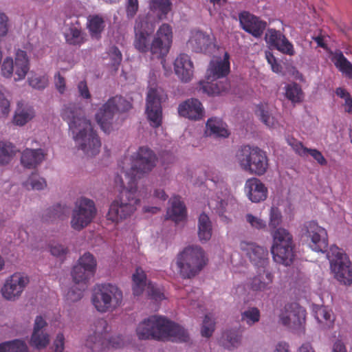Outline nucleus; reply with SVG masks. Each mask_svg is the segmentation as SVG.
Here are the masks:
<instances>
[{"mask_svg":"<svg viewBox=\"0 0 352 352\" xmlns=\"http://www.w3.org/2000/svg\"><path fill=\"white\" fill-rule=\"evenodd\" d=\"M157 157L147 146H140L130 157H124L118 166L124 174L127 185L121 175L115 177V183L120 188L119 196L112 201L107 214L108 220L119 223L130 217L140 204L137 195V179L148 173L155 166Z\"/></svg>","mask_w":352,"mask_h":352,"instance_id":"f257e3e1","label":"nucleus"},{"mask_svg":"<svg viewBox=\"0 0 352 352\" xmlns=\"http://www.w3.org/2000/svg\"><path fill=\"white\" fill-rule=\"evenodd\" d=\"M154 30L155 25L148 17L140 15L134 25L133 46L141 53L150 52L152 58L161 59L162 63L172 45V27L168 23L162 24L151 41Z\"/></svg>","mask_w":352,"mask_h":352,"instance_id":"f03ea898","label":"nucleus"},{"mask_svg":"<svg viewBox=\"0 0 352 352\" xmlns=\"http://www.w3.org/2000/svg\"><path fill=\"white\" fill-rule=\"evenodd\" d=\"M61 117L68 123L78 149L88 157L97 155L101 142L91 121L85 117L83 109L75 103L67 104L62 109Z\"/></svg>","mask_w":352,"mask_h":352,"instance_id":"7ed1b4c3","label":"nucleus"},{"mask_svg":"<svg viewBox=\"0 0 352 352\" xmlns=\"http://www.w3.org/2000/svg\"><path fill=\"white\" fill-rule=\"evenodd\" d=\"M96 266V260L89 252H85L79 258L72 271L75 285L67 292V296L69 300L76 302L82 298L90 278L94 276Z\"/></svg>","mask_w":352,"mask_h":352,"instance_id":"20e7f679","label":"nucleus"},{"mask_svg":"<svg viewBox=\"0 0 352 352\" xmlns=\"http://www.w3.org/2000/svg\"><path fill=\"white\" fill-rule=\"evenodd\" d=\"M230 71V56L228 52L221 58L212 60L206 72V82H200L199 91L208 96L221 94L229 89V84L225 82H214L228 75Z\"/></svg>","mask_w":352,"mask_h":352,"instance_id":"39448f33","label":"nucleus"},{"mask_svg":"<svg viewBox=\"0 0 352 352\" xmlns=\"http://www.w3.org/2000/svg\"><path fill=\"white\" fill-rule=\"evenodd\" d=\"M208 262V256L200 246L188 245L177 254L176 264L182 278H192L201 272Z\"/></svg>","mask_w":352,"mask_h":352,"instance_id":"423d86ee","label":"nucleus"},{"mask_svg":"<svg viewBox=\"0 0 352 352\" xmlns=\"http://www.w3.org/2000/svg\"><path fill=\"white\" fill-rule=\"evenodd\" d=\"M122 299V292L115 284L100 283L94 287L91 302L100 313L113 312L121 306Z\"/></svg>","mask_w":352,"mask_h":352,"instance_id":"0eeeda50","label":"nucleus"},{"mask_svg":"<svg viewBox=\"0 0 352 352\" xmlns=\"http://www.w3.org/2000/svg\"><path fill=\"white\" fill-rule=\"evenodd\" d=\"M236 158L241 169L250 174L261 176L268 169L267 153L258 146H241L236 154Z\"/></svg>","mask_w":352,"mask_h":352,"instance_id":"6e6552de","label":"nucleus"},{"mask_svg":"<svg viewBox=\"0 0 352 352\" xmlns=\"http://www.w3.org/2000/svg\"><path fill=\"white\" fill-rule=\"evenodd\" d=\"M272 237L271 252L274 261L285 266L290 265L295 256L293 236L287 230L279 228L272 233Z\"/></svg>","mask_w":352,"mask_h":352,"instance_id":"1a4fd4ad","label":"nucleus"},{"mask_svg":"<svg viewBox=\"0 0 352 352\" xmlns=\"http://www.w3.org/2000/svg\"><path fill=\"white\" fill-rule=\"evenodd\" d=\"M153 340L157 341H179L189 340L188 331L179 324L161 316H152Z\"/></svg>","mask_w":352,"mask_h":352,"instance_id":"9d476101","label":"nucleus"},{"mask_svg":"<svg viewBox=\"0 0 352 352\" xmlns=\"http://www.w3.org/2000/svg\"><path fill=\"white\" fill-rule=\"evenodd\" d=\"M132 108L131 102L121 96L110 98L96 114V120L106 133L112 130V122L116 112L124 113Z\"/></svg>","mask_w":352,"mask_h":352,"instance_id":"9b49d317","label":"nucleus"},{"mask_svg":"<svg viewBox=\"0 0 352 352\" xmlns=\"http://www.w3.org/2000/svg\"><path fill=\"white\" fill-rule=\"evenodd\" d=\"M330 268L335 278L344 285L352 284V263L342 249L331 245L327 252Z\"/></svg>","mask_w":352,"mask_h":352,"instance_id":"f8f14e48","label":"nucleus"},{"mask_svg":"<svg viewBox=\"0 0 352 352\" xmlns=\"http://www.w3.org/2000/svg\"><path fill=\"white\" fill-rule=\"evenodd\" d=\"M96 329L86 340L85 345L93 351H101L106 349H118L124 346L122 336H109L107 332V323L104 320H98L96 324Z\"/></svg>","mask_w":352,"mask_h":352,"instance_id":"ddd939ff","label":"nucleus"},{"mask_svg":"<svg viewBox=\"0 0 352 352\" xmlns=\"http://www.w3.org/2000/svg\"><path fill=\"white\" fill-rule=\"evenodd\" d=\"M29 69V59L27 53L21 50L16 51L14 61L12 58L7 57L1 65L2 75L6 78H10L14 74L15 81L24 79Z\"/></svg>","mask_w":352,"mask_h":352,"instance_id":"4468645a","label":"nucleus"},{"mask_svg":"<svg viewBox=\"0 0 352 352\" xmlns=\"http://www.w3.org/2000/svg\"><path fill=\"white\" fill-rule=\"evenodd\" d=\"M302 236L306 239L309 247L317 252H324L328 248L327 230L320 226L317 222H306L302 228Z\"/></svg>","mask_w":352,"mask_h":352,"instance_id":"2eb2a0df","label":"nucleus"},{"mask_svg":"<svg viewBox=\"0 0 352 352\" xmlns=\"http://www.w3.org/2000/svg\"><path fill=\"white\" fill-rule=\"evenodd\" d=\"M96 214V208L94 201L82 197L76 203V208L72 213V227L80 230L88 226Z\"/></svg>","mask_w":352,"mask_h":352,"instance_id":"dca6fc26","label":"nucleus"},{"mask_svg":"<svg viewBox=\"0 0 352 352\" xmlns=\"http://www.w3.org/2000/svg\"><path fill=\"white\" fill-rule=\"evenodd\" d=\"M240 250L249 258L250 262L257 269L265 268L268 266L269 252L266 248L257 245L253 242L241 241Z\"/></svg>","mask_w":352,"mask_h":352,"instance_id":"f3484780","label":"nucleus"},{"mask_svg":"<svg viewBox=\"0 0 352 352\" xmlns=\"http://www.w3.org/2000/svg\"><path fill=\"white\" fill-rule=\"evenodd\" d=\"M215 38L211 33L193 30L187 41V47L196 53L210 52L215 47Z\"/></svg>","mask_w":352,"mask_h":352,"instance_id":"a211bd4d","label":"nucleus"},{"mask_svg":"<svg viewBox=\"0 0 352 352\" xmlns=\"http://www.w3.org/2000/svg\"><path fill=\"white\" fill-rule=\"evenodd\" d=\"M29 283L28 276L21 273H14L9 276L1 288V294L4 298L14 300L21 296Z\"/></svg>","mask_w":352,"mask_h":352,"instance_id":"6ab92c4d","label":"nucleus"},{"mask_svg":"<svg viewBox=\"0 0 352 352\" xmlns=\"http://www.w3.org/2000/svg\"><path fill=\"white\" fill-rule=\"evenodd\" d=\"M306 311L298 303L285 305L280 314V320L285 326L300 327L305 321Z\"/></svg>","mask_w":352,"mask_h":352,"instance_id":"aec40b11","label":"nucleus"},{"mask_svg":"<svg viewBox=\"0 0 352 352\" xmlns=\"http://www.w3.org/2000/svg\"><path fill=\"white\" fill-rule=\"evenodd\" d=\"M146 113L153 127H158L162 124V111L161 100L157 90L151 88L146 96Z\"/></svg>","mask_w":352,"mask_h":352,"instance_id":"412c9836","label":"nucleus"},{"mask_svg":"<svg viewBox=\"0 0 352 352\" xmlns=\"http://www.w3.org/2000/svg\"><path fill=\"white\" fill-rule=\"evenodd\" d=\"M241 28L255 38H260L267 28V22L259 17L243 11L239 15Z\"/></svg>","mask_w":352,"mask_h":352,"instance_id":"4be33fe9","label":"nucleus"},{"mask_svg":"<svg viewBox=\"0 0 352 352\" xmlns=\"http://www.w3.org/2000/svg\"><path fill=\"white\" fill-rule=\"evenodd\" d=\"M265 41L283 54L292 56L295 54L293 44L279 30L269 28L265 35Z\"/></svg>","mask_w":352,"mask_h":352,"instance_id":"5701e85b","label":"nucleus"},{"mask_svg":"<svg viewBox=\"0 0 352 352\" xmlns=\"http://www.w3.org/2000/svg\"><path fill=\"white\" fill-rule=\"evenodd\" d=\"M47 324L46 321L42 316H36L34 320L33 332L30 340L31 346L37 349H42L48 345L50 343V335L43 329Z\"/></svg>","mask_w":352,"mask_h":352,"instance_id":"b1692460","label":"nucleus"},{"mask_svg":"<svg viewBox=\"0 0 352 352\" xmlns=\"http://www.w3.org/2000/svg\"><path fill=\"white\" fill-rule=\"evenodd\" d=\"M234 204V199L227 190L225 192H221L220 194L217 193L214 197L210 198L208 201L210 210L220 217H223Z\"/></svg>","mask_w":352,"mask_h":352,"instance_id":"393cba45","label":"nucleus"},{"mask_svg":"<svg viewBox=\"0 0 352 352\" xmlns=\"http://www.w3.org/2000/svg\"><path fill=\"white\" fill-rule=\"evenodd\" d=\"M174 70L182 82L190 81L194 73L193 63L190 57L186 54H180L175 60Z\"/></svg>","mask_w":352,"mask_h":352,"instance_id":"a878e982","label":"nucleus"},{"mask_svg":"<svg viewBox=\"0 0 352 352\" xmlns=\"http://www.w3.org/2000/svg\"><path fill=\"white\" fill-rule=\"evenodd\" d=\"M178 113L181 116L188 118L190 120H198L203 118L204 111L199 100L190 98L179 105Z\"/></svg>","mask_w":352,"mask_h":352,"instance_id":"bb28decb","label":"nucleus"},{"mask_svg":"<svg viewBox=\"0 0 352 352\" xmlns=\"http://www.w3.org/2000/svg\"><path fill=\"white\" fill-rule=\"evenodd\" d=\"M245 191L249 199L254 203L264 201L267 195V188L257 178H251L247 180Z\"/></svg>","mask_w":352,"mask_h":352,"instance_id":"cd10ccee","label":"nucleus"},{"mask_svg":"<svg viewBox=\"0 0 352 352\" xmlns=\"http://www.w3.org/2000/svg\"><path fill=\"white\" fill-rule=\"evenodd\" d=\"M45 158V153L41 148L25 149L21 157V164L27 168H35Z\"/></svg>","mask_w":352,"mask_h":352,"instance_id":"c85d7f7f","label":"nucleus"},{"mask_svg":"<svg viewBox=\"0 0 352 352\" xmlns=\"http://www.w3.org/2000/svg\"><path fill=\"white\" fill-rule=\"evenodd\" d=\"M257 275H256L250 283V287L254 291H263L270 287L273 281L272 274L265 268L258 269Z\"/></svg>","mask_w":352,"mask_h":352,"instance_id":"c756f323","label":"nucleus"},{"mask_svg":"<svg viewBox=\"0 0 352 352\" xmlns=\"http://www.w3.org/2000/svg\"><path fill=\"white\" fill-rule=\"evenodd\" d=\"M170 201L171 207L167 210L166 219H171L176 223L185 220L186 218V206L180 200V197L175 196Z\"/></svg>","mask_w":352,"mask_h":352,"instance_id":"7c9ffc66","label":"nucleus"},{"mask_svg":"<svg viewBox=\"0 0 352 352\" xmlns=\"http://www.w3.org/2000/svg\"><path fill=\"white\" fill-rule=\"evenodd\" d=\"M150 10L159 21L166 19L172 8L170 0H151L149 5Z\"/></svg>","mask_w":352,"mask_h":352,"instance_id":"2f4dec72","label":"nucleus"},{"mask_svg":"<svg viewBox=\"0 0 352 352\" xmlns=\"http://www.w3.org/2000/svg\"><path fill=\"white\" fill-rule=\"evenodd\" d=\"M87 27L91 38L98 40L104 30L105 23L103 18L98 14L89 15Z\"/></svg>","mask_w":352,"mask_h":352,"instance_id":"473e14b6","label":"nucleus"},{"mask_svg":"<svg viewBox=\"0 0 352 352\" xmlns=\"http://www.w3.org/2000/svg\"><path fill=\"white\" fill-rule=\"evenodd\" d=\"M206 128V133H209L210 135H213L215 138H227L230 134L226 129V124L221 119L217 118L208 119Z\"/></svg>","mask_w":352,"mask_h":352,"instance_id":"72a5a7b5","label":"nucleus"},{"mask_svg":"<svg viewBox=\"0 0 352 352\" xmlns=\"http://www.w3.org/2000/svg\"><path fill=\"white\" fill-rule=\"evenodd\" d=\"M198 236L201 241H207L212 236V223L208 216L204 212L199 217Z\"/></svg>","mask_w":352,"mask_h":352,"instance_id":"f704fd0d","label":"nucleus"},{"mask_svg":"<svg viewBox=\"0 0 352 352\" xmlns=\"http://www.w3.org/2000/svg\"><path fill=\"white\" fill-rule=\"evenodd\" d=\"M332 61L340 72L352 79V63L347 60L342 52H336L333 55Z\"/></svg>","mask_w":352,"mask_h":352,"instance_id":"c9c22d12","label":"nucleus"},{"mask_svg":"<svg viewBox=\"0 0 352 352\" xmlns=\"http://www.w3.org/2000/svg\"><path fill=\"white\" fill-rule=\"evenodd\" d=\"M135 332L139 340H153L152 316L140 322L136 327Z\"/></svg>","mask_w":352,"mask_h":352,"instance_id":"e433bc0d","label":"nucleus"},{"mask_svg":"<svg viewBox=\"0 0 352 352\" xmlns=\"http://www.w3.org/2000/svg\"><path fill=\"white\" fill-rule=\"evenodd\" d=\"M69 212V208L65 206L57 204L53 208H48L43 214L44 221H53L56 219H63Z\"/></svg>","mask_w":352,"mask_h":352,"instance_id":"4c0bfd02","label":"nucleus"},{"mask_svg":"<svg viewBox=\"0 0 352 352\" xmlns=\"http://www.w3.org/2000/svg\"><path fill=\"white\" fill-rule=\"evenodd\" d=\"M133 294L135 296L141 295L146 285V275L144 271L140 267H137L132 276Z\"/></svg>","mask_w":352,"mask_h":352,"instance_id":"58836bf2","label":"nucleus"},{"mask_svg":"<svg viewBox=\"0 0 352 352\" xmlns=\"http://www.w3.org/2000/svg\"><path fill=\"white\" fill-rule=\"evenodd\" d=\"M285 96L292 104L300 103L302 101L304 94L301 87L296 82L287 84L285 87Z\"/></svg>","mask_w":352,"mask_h":352,"instance_id":"ea45409f","label":"nucleus"},{"mask_svg":"<svg viewBox=\"0 0 352 352\" xmlns=\"http://www.w3.org/2000/svg\"><path fill=\"white\" fill-rule=\"evenodd\" d=\"M255 113L260 118L261 121L270 128L275 127L277 124V121L270 112V108L267 103L258 104Z\"/></svg>","mask_w":352,"mask_h":352,"instance_id":"a19ab883","label":"nucleus"},{"mask_svg":"<svg viewBox=\"0 0 352 352\" xmlns=\"http://www.w3.org/2000/svg\"><path fill=\"white\" fill-rule=\"evenodd\" d=\"M65 38L66 42L72 45H80L85 41L80 28L74 25L69 27L65 33Z\"/></svg>","mask_w":352,"mask_h":352,"instance_id":"79ce46f5","label":"nucleus"},{"mask_svg":"<svg viewBox=\"0 0 352 352\" xmlns=\"http://www.w3.org/2000/svg\"><path fill=\"white\" fill-rule=\"evenodd\" d=\"M34 111L32 107H19L15 112L13 122L16 125L23 126L28 122H29L34 117Z\"/></svg>","mask_w":352,"mask_h":352,"instance_id":"37998d69","label":"nucleus"},{"mask_svg":"<svg viewBox=\"0 0 352 352\" xmlns=\"http://www.w3.org/2000/svg\"><path fill=\"white\" fill-rule=\"evenodd\" d=\"M0 352H28V346L24 341L14 340L0 344Z\"/></svg>","mask_w":352,"mask_h":352,"instance_id":"c03bdc74","label":"nucleus"},{"mask_svg":"<svg viewBox=\"0 0 352 352\" xmlns=\"http://www.w3.org/2000/svg\"><path fill=\"white\" fill-rule=\"evenodd\" d=\"M241 338V336L236 331L230 330L223 334L221 342L225 348L230 350L238 346Z\"/></svg>","mask_w":352,"mask_h":352,"instance_id":"a18cd8bd","label":"nucleus"},{"mask_svg":"<svg viewBox=\"0 0 352 352\" xmlns=\"http://www.w3.org/2000/svg\"><path fill=\"white\" fill-rule=\"evenodd\" d=\"M316 318L320 323H324L329 327L333 325L335 320L331 310L324 306L320 307L316 309Z\"/></svg>","mask_w":352,"mask_h":352,"instance_id":"49530a36","label":"nucleus"},{"mask_svg":"<svg viewBox=\"0 0 352 352\" xmlns=\"http://www.w3.org/2000/svg\"><path fill=\"white\" fill-rule=\"evenodd\" d=\"M13 155V145L10 142L0 141V164H8Z\"/></svg>","mask_w":352,"mask_h":352,"instance_id":"de8ad7c7","label":"nucleus"},{"mask_svg":"<svg viewBox=\"0 0 352 352\" xmlns=\"http://www.w3.org/2000/svg\"><path fill=\"white\" fill-rule=\"evenodd\" d=\"M260 318V311L256 307H249L241 314V320L250 326L258 322Z\"/></svg>","mask_w":352,"mask_h":352,"instance_id":"09e8293b","label":"nucleus"},{"mask_svg":"<svg viewBox=\"0 0 352 352\" xmlns=\"http://www.w3.org/2000/svg\"><path fill=\"white\" fill-rule=\"evenodd\" d=\"M215 329V322L209 316L206 315L203 320V324L201 329V334L203 337L210 338L212 336Z\"/></svg>","mask_w":352,"mask_h":352,"instance_id":"8fccbe9b","label":"nucleus"},{"mask_svg":"<svg viewBox=\"0 0 352 352\" xmlns=\"http://www.w3.org/2000/svg\"><path fill=\"white\" fill-rule=\"evenodd\" d=\"M31 186L33 190H42L47 186L46 181L44 178L38 177L37 174H32L25 184V187Z\"/></svg>","mask_w":352,"mask_h":352,"instance_id":"3c124183","label":"nucleus"},{"mask_svg":"<svg viewBox=\"0 0 352 352\" xmlns=\"http://www.w3.org/2000/svg\"><path fill=\"white\" fill-rule=\"evenodd\" d=\"M28 83L32 88L42 90L48 85V78L46 76H32L28 78Z\"/></svg>","mask_w":352,"mask_h":352,"instance_id":"603ef678","label":"nucleus"},{"mask_svg":"<svg viewBox=\"0 0 352 352\" xmlns=\"http://www.w3.org/2000/svg\"><path fill=\"white\" fill-rule=\"evenodd\" d=\"M146 292L149 298L155 301H161L164 298L162 289L151 282L148 283Z\"/></svg>","mask_w":352,"mask_h":352,"instance_id":"864d4df0","label":"nucleus"},{"mask_svg":"<svg viewBox=\"0 0 352 352\" xmlns=\"http://www.w3.org/2000/svg\"><path fill=\"white\" fill-rule=\"evenodd\" d=\"M109 56L111 58L112 67H114L115 70H117L122 60V53L118 47L113 46L111 47L109 51Z\"/></svg>","mask_w":352,"mask_h":352,"instance_id":"5fc2aeb1","label":"nucleus"},{"mask_svg":"<svg viewBox=\"0 0 352 352\" xmlns=\"http://www.w3.org/2000/svg\"><path fill=\"white\" fill-rule=\"evenodd\" d=\"M282 221V215L280 210L276 207H272L270 214V226L276 228Z\"/></svg>","mask_w":352,"mask_h":352,"instance_id":"6e6d98bb","label":"nucleus"},{"mask_svg":"<svg viewBox=\"0 0 352 352\" xmlns=\"http://www.w3.org/2000/svg\"><path fill=\"white\" fill-rule=\"evenodd\" d=\"M246 221L250 224V226L256 229L261 230L266 227V222L251 214L246 215Z\"/></svg>","mask_w":352,"mask_h":352,"instance_id":"4d7b16f0","label":"nucleus"},{"mask_svg":"<svg viewBox=\"0 0 352 352\" xmlns=\"http://www.w3.org/2000/svg\"><path fill=\"white\" fill-rule=\"evenodd\" d=\"M138 0H127V3L126 6V12L127 17L129 19L134 17L137 12L138 11Z\"/></svg>","mask_w":352,"mask_h":352,"instance_id":"13d9d810","label":"nucleus"},{"mask_svg":"<svg viewBox=\"0 0 352 352\" xmlns=\"http://www.w3.org/2000/svg\"><path fill=\"white\" fill-rule=\"evenodd\" d=\"M52 349V352H63L65 349V336L62 333L57 334Z\"/></svg>","mask_w":352,"mask_h":352,"instance_id":"bf43d9fd","label":"nucleus"},{"mask_svg":"<svg viewBox=\"0 0 352 352\" xmlns=\"http://www.w3.org/2000/svg\"><path fill=\"white\" fill-rule=\"evenodd\" d=\"M67 248L58 243L50 245L51 254L57 257H63L67 253Z\"/></svg>","mask_w":352,"mask_h":352,"instance_id":"052dcab7","label":"nucleus"},{"mask_svg":"<svg viewBox=\"0 0 352 352\" xmlns=\"http://www.w3.org/2000/svg\"><path fill=\"white\" fill-rule=\"evenodd\" d=\"M8 32V17L3 12H0V39L7 35Z\"/></svg>","mask_w":352,"mask_h":352,"instance_id":"680f3d73","label":"nucleus"},{"mask_svg":"<svg viewBox=\"0 0 352 352\" xmlns=\"http://www.w3.org/2000/svg\"><path fill=\"white\" fill-rule=\"evenodd\" d=\"M307 151V154H309L320 165H327V161L320 151L316 148H309Z\"/></svg>","mask_w":352,"mask_h":352,"instance_id":"e2e57ef3","label":"nucleus"},{"mask_svg":"<svg viewBox=\"0 0 352 352\" xmlns=\"http://www.w3.org/2000/svg\"><path fill=\"white\" fill-rule=\"evenodd\" d=\"M78 90L80 97L84 99H90L91 94L85 80H82L78 84Z\"/></svg>","mask_w":352,"mask_h":352,"instance_id":"0e129e2a","label":"nucleus"},{"mask_svg":"<svg viewBox=\"0 0 352 352\" xmlns=\"http://www.w3.org/2000/svg\"><path fill=\"white\" fill-rule=\"evenodd\" d=\"M54 83L56 88L60 94H63L65 91L66 85L65 80L64 77H63L60 73H58L54 76Z\"/></svg>","mask_w":352,"mask_h":352,"instance_id":"69168bd1","label":"nucleus"},{"mask_svg":"<svg viewBox=\"0 0 352 352\" xmlns=\"http://www.w3.org/2000/svg\"><path fill=\"white\" fill-rule=\"evenodd\" d=\"M295 150V151L300 156H305L307 155V152L309 148L305 147L301 142H296L295 144L289 143Z\"/></svg>","mask_w":352,"mask_h":352,"instance_id":"338daca9","label":"nucleus"},{"mask_svg":"<svg viewBox=\"0 0 352 352\" xmlns=\"http://www.w3.org/2000/svg\"><path fill=\"white\" fill-rule=\"evenodd\" d=\"M295 150V151L300 156H305L307 155V152L309 148L305 147L301 142H296L295 144L289 143Z\"/></svg>","mask_w":352,"mask_h":352,"instance_id":"774afa93","label":"nucleus"}]
</instances>
